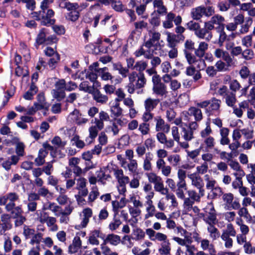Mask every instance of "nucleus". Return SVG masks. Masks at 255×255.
Masks as SVG:
<instances>
[{
	"mask_svg": "<svg viewBox=\"0 0 255 255\" xmlns=\"http://www.w3.org/2000/svg\"><path fill=\"white\" fill-rule=\"evenodd\" d=\"M102 235L99 230H94L90 231L88 236L89 243L92 245H99L100 244L99 238H103Z\"/></svg>",
	"mask_w": 255,
	"mask_h": 255,
	"instance_id": "nucleus-10",
	"label": "nucleus"
},
{
	"mask_svg": "<svg viewBox=\"0 0 255 255\" xmlns=\"http://www.w3.org/2000/svg\"><path fill=\"white\" fill-rule=\"evenodd\" d=\"M191 181V185L198 190H204V183L203 179L196 173H192L187 175Z\"/></svg>",
	"mask_w": 255,
	"mask_h": 255,
	"instance_id": "nucleus-6",
	"label": "nucleus"
},
{
	"mask_svg": "<svg viewBox=\"0 0 255 255\" xmlns=\"http://www.w3.org/2000/svg\"><path fill=\"white\" fill-rule=\"evenodd\" d=\"M51 143L56 148H63L66 144V141L62 140L59 136H56L51 140Z\"/></svg>",
	"mask_w": 255,
	"mask_h": 255,
	"instance_id": "nucleus-48",
	"label": "nucleus"
},
{
	"mask_svg": "<svg viewBox=\"0 0 255 255\" xmlns=\"http://www.w3.org/2000/svg\"><path fill=\"white\" fill-rule=\"evenodd\" d=\"M171 250V243L167 240L161 243L158 252L161 255H169L170 254Z\"/></svg>",
	"mask_w": 255,
	"mask_h": 255,
	"instance_id": "nucleus-24",
	"label": "nucleus"
},
{
	"mask_svg": "<svg viewBox=\"0 0 255 255\" xmlns=\"http://www.w3.org/2000/svg\"><path fill=\"white\" fill-rule=\"evenodd\" d=\"M183 203V211L187 213L190 211L193 208V205L194 204V201L190 199L189 198H186L184 199Z\"/></svg>",
	"mask_w": 255,
	"mask_h": 255,
	"instance_id": "nucleus-55",
	"label": "nucleus"
},
{
	"mask_svg": "<svg viewBox=\"0 0 255 255\" xmlns=\"http://www.w3.org/2000/svg\"><path fill=\"white\" fill-rule=\"evenodd\" d=\"M181 135L184 140L190 141L194 138L193 132L188 128H182Z\"/></svg>",
	"mask_w": 255,
	"mask_h": 255,
	"instance_id": "nucleus-49",
	"label": "nucleus"
},
{
	"mask_svg": "<svg viewBox=\"0 0 255 255\" xmlns=\"http://www.w3.org/2000/svg\"><path fill=\"white\" fill-rule=\"evenodd\" d=\"M131 252L134 255H149L151 251L146 248L143 251H141V249L138 247H134L132 250Z\"/></svg>",
	"mask_w": 255,
	"mask_h": 255,
	"instance_id": "nucleus-59",
	"label": "nucleus"
},
{
	"mask_svg": "<svg viewBox=\"0 0 255 255\" xmlns=\"http://www.w3.org/2000/svg\"><path fill=\"white\" fill-rule=\"evenodd\" d=\"M184 237V239L180 238L177 237H174L173 238V240L178 245L182 246H186L188 244L192 243V241L190 236H186Z\"/></svg>",
	"mask_w": 255,
	"mask_h": 255,
	"instance_id": "nucleus-40",
	"label": "nucleus"
},
{
	"mask_svg": "<svg viewBox=\"0 0 255 255\" xmlns=\"http://www.w3.org/2000/svg\"><path fill=\"white\" fill-rule=\"evenodd\" d=\"M145 175L149 183L154 184L157 181L161 180V178L153 172L146 173Z\"/></svg>",
	"mask_w": 255,
	"mask_h": 255,
	"instance_id": "nucleus-61",
	"label": "nucleus"
},
{
	"mask_svg": "<svg viewBox=\"0 0 255 255\" xmlns=\"http://www.w3.org/2000/svg\"><path fill=\"white\" fill-rule=\"evenodd\" d=\"M94 125L89 128V135L86 139V141L90 143L92 142L97 137L99 131L104 128V123L101 121H95Z\"/></svg>",
	"mask_w": 255,
	"mask_h": 255,
	"instance_id": "nucleus-5",
	"label": "nucleus"
},
{
	"mask_svg": "<svg viewBox=\"0 0 255 255\" xmlns=\"http://www.w3.org/2000/svg\"><path fill=\"white\" fill-rule=\"evenodd\" d=\"M187 114L193 116L196 122H199L203 119V115L201 110L194 107H190L188 110V113H182V115L185 116H186Z\"/></svg>",
	"mask_w": 255,
	"mask_h": 255,
	"instance_id": "nucleus-15",
	"label": "nucleus"
},
{
	"mask_svg": "<svg viewBox=\"0 0 255 255\" xmlns=\"http://www.w3.org/2000/svg\"><path fill=\"white\" fill-rule=\"evenodd\" d=\"M167 160L173 166H176L179 164L181 157L178 154H171L168 156Z\"/></svg>",
	"mask_w": 255,
	"mask_h": 255,
	"instance_id": "nucleus-47",
	"label": "nucleus"
},
{
	"mask_svg": "<svg viewBox=\"0 0 255 255\" xmlns=\"http://www.w3.org/2000/svg\"><path fill=\"white\" fill-rule=\"evenodd\" d=\"M208 165L206 162H204L201 165L196 167V173L198 175L204 174L207 173L208 170Z\"/></svg>",
	"mask_w": 255,
	"mask_h": 255,
	"instance_id": "nucleus-64",
	"label": "nucleus"
},
{
	"mask_svg": "<svg viewBox=\"0 0 255 255\" xmlns=\"http://www.w3.org/2000/svg\"><path fill=\"white\" fill-rule=\"evenodd\" d=\"M221 104V100L213 98L210 100L198 103L197 104V106L201 108L205 109L206 113L210 114L214 111H218Z\"/></svg>",
	"mask_w": 255,
	"mask_h": 255,
	"instance_id": "nucleus-3",
	"label": "nucleus"
},
{
	"mask_svg": "<svg viewBox=\"0 0 255 255\" xmlns=\"http://www.w3.org/2000/svg\"><path fill=\"white\" fill-rule=\"evenodd\" d=\"M154 188L156 191L160 193L162 195H165L169 191L167 188L164 187L161 178V180H159L154 184Z\"/></svg>",
	"mask_w": 255,
	"mask_h": 255,
	"instance_id": "nucleus-34",
	"label": "nucleus"
},
{
	"mask_svg": "<svg viewBox=\"0 0 255 255\" xmlns=\"http://www.w3.org/2000/svg\"><path fill=\"white\" fill-rule=\"evenodd\" d=\"M108 68L104 67L98 69V75L101 76L102 79L104 81L111 80L113 78L112 75L107 72Z\"/></svg>",
	"mask_w": 255,
	"mask_h": 255,
	"instance_id": "nucleus-41",
	"label": "nucleus"
},
{
	"mask_svg": "<svg viewBox=\"0 0 255 255\" xmlns=\"http://www.w3.org/2000/svg\"><path fill=\"white\" fill-rule=\"evenodd\" d=\"M47 209H44V205L41 210L36 211L37 220L41 223L44 224L46 220L49 217L48 213L46 212Z\"/></svg>",
	"mask_w": 255,
	"mask_h": 255,
	"instance_id": "nucleus-32",
	"label": "nucleus"
},
{
	"mask_svg": "<svg viewBox=\"0 0 255 255\" xmlns=\"http://www.w3.org/2000/svg\"><path fill=\"white\" fill-rule=\"evenodd\" d=\"M253 20L251 18L248 17L244 24H242L240 29V32L242 34H245L249 31V28L252 25Z\"/></svg>",
	"mask_w": 255,
	"mask_h": 255,
	"instance_id": "nucleus-53",
	"label": "nucleus"
},
{
	"mask_svg": "<svg viewBox=\"0 0 255 255\" xmlns=\"http://www.w3.org/2000/svg\"><path fill=\"white\" fill-rule=\"evenodd\" d=\"M138 163L136 160H129V162L127 164V168L131 173L135 174L137 173Z\"/></svg>",
	"mask_w": 255,
	"mask_h": 255,
	"instance_id": "nucleus-51",
	"label": "nucleus"
},
{
	"mask_svg": "<svg viewBox=\"0 0 255 255\" xmlns=\"http://www.w3.org/2000/svg\"><path fill=\"white\" fill-rule=\"evenodd\" d=\"M44 209L49 210L52 212L56 216H59L62 211V208L54 202H47L43 204Z\"/></svg>",
	"mask_w": 255,
	"mask_h": 255,
	"instance_id": "nucleus-17",
	"label": "nucleus"
},
{
	"mask_svg": "<svg viewBox=\"0 0 255 255\" xmlns=\"http://www.w3.org/2000/svg\"><path fill=\"white\" fill-rule=\"evenodd\" d=\"M224 21L225 18L224 17L220 15L216 14L212 16L209 21L205 22V28L210 30L215 28L219 31V30L224 29Z\"/></svg>",
	"mask_w": 255,
	"mask_h": 255,
	"instance_id": "nucleus-2",
	"label": "nucleus"
},
{
	"mask_svg": "<svg viewBox=\"0 0 255 255\" xmlns=\"http://www.w3.org/2000/svg\"><path fill=\"white\" fill-rule=\"evenodd\" d=\"M133 234L136 241L141 240L145 237V232L139 228H136L133 230Z\"/></svg>",
	"mask_w": 255,
	"mask_h": 255,
	"instance_id": "nucleus-56",
	"label": "nucleus"
},
{
	"mask_svg": "<svg viewBox=\"0 0 255 255\" xmlns=\"http://www.w3.org/2000/svg\"><path fill=\"white\" fill-rule=\"evenodd\" d=\"M217 219L216 213H209L204 216V221L208 224H214Z\"/></svg>",
	"mask_w": 255,
	"mask_h": 255,
	"instance_id": "nucleus-46",
	"label": "nucleus"
},
{
	"mask_svg": "<svg viewBox=\"0 0 255 255\" xmlns=\"http://www.w3.org/2000/svg\"><path fill=\"white\" fill-rule=\"evenodd\" d=\"M38 14V19L41 20L43 25L52 24L55 22L54 19H51L54 15V12L51 9H41Z\"/></svg>",
	"mask_w": 255,
	"mask_h": 255,
	"instance_id": "nucleus-4",
	"label": "nucleus"
},
{
	"mask_svg": "<svg viewBox=\"0 0 255 255\" xmlns=\"http://www.w3.org/2000/svg\"><path fill=\"white\" fill-rule=\"evenodd\" d=\"M111 114L114 117H119L122 115L123 109L120 107V104H115L110 107Z\"/></svg>",
	"mask_w": 255,
	"mask_h": 255,
	"instance_id": "nucleus-43",
	"label": "nucleus"
},
{
	"mask_svg": "<svg viewBox=\"0 0 255 255\" xmlns=\"http://www.w3.org/2000/svg\"><path fill=\"white\" fill-rule=\"evenodd\" d=\"M82 242L79 236L74 237L72 243L70 245L68 248V252L70 254H74L77 253L81 248Z\"/></svg>",
	"mask_w": 255,
	"mask_h": 255,
	"instance_id": "nucleus-18",
	"label": "nucleus"
},
{
	"mask_svg": "<svg viewBox=\"0 0 255 255\" xmlns=\"http://www.w3.org/2000/svg\"><path fill=\"white\" fill-rule=\"evenodd\" d=\"M148 33L149 38L143 43V46L146 48H152L154 50H156L158 48H160L163 46L164 45L161 44L163 41H159L161 37L160 32L155 30H150Z\"/></svg>",
	"mask_w": 255,
	"mask_h": 255,
	"instance_id": "nucleus-1",
	"label": "nucleus"
},
{
	"mask_svg": "<svg viewBox=\"0 0 255 255\" xmlns=\"http://www.w3.org/2000/svg\"><path fill=\"white\" fill-rule=\"evenodd\" d=\"M224 98L226 104L229 107L233 108L237 101L235 94L230 92L226 94Z\"/></svg>",
	"mask_w": 255,
	"mask_h": 255,
	"instance_id": "nucleus-36",
	"label": "nucleus"
},
{
	"mask_svg": "<svg viewBox=\"0 0 255 255\" xmlns=\"http://www.w3.org/2000/svg\"><path fill=\"white\" fill-rule=\"evenodd\" d=\"M113 69L119 71L120 74H121L123 77H126L128 72V69L127 68L124 67L121 63H113Z\"/></svg>",
	"mask_w": 255,
	"mask_h": 255,
	"instance_id": "nucleus-39",
	"label": "nucleus"
},
{
	"mask_svg": "<svg viewBox=\"0 0 255 255\" xmlns=\"http://www.w3.org/2000/svg\"><path fill=\"white\" fill-rule=\"evenodd\" d=\"M229 165L235 171L233 173L234 176L246 175L245 171L238 161L233 160H230L229 162Z\"/></svg>",
	"mask_w": 255,
	"mask_h": 255,
	"instance_id": "nucleus-14",
	"label": "nucleus"
},
{
	"mask_svg": "<svg viewBox=\"0 0 255 255\" xmlns=\"http://www.w3.org/2000/svg\"><path fill=\"white\" fill-rule=\"evenodd\" d=\"M93 99L102 105L106 104L109 100L108 97L102 94L98 90H94L92 93Z\"/></svg>",
	"mask_w": 255,
	"mask_h": 255,
	"instance_id": "nucleus-13",
	"label": "nucleus"
},
{
	"mask_svg": "<svg viewBox=\"0 0 255 255\" xmlns=\"http://www.w3.org/2000/svg\"><path fill=\"white\" fill-rule=\"evenodd\" d=\"M156 212L155 206L145 207V213L144 215V219L147 220L153 217Z\"/></svg>",
	"mask_w": 255,
	"mask_h": 255,
	"instance_id": "nucleus-60",
	"label": "nucleus"
},
{
	"mask_svg": "<svg viewBox=\"0 0 255 255\" xmlns=\"http://www.w3.org/2000/svg\"><path fill=\"white\" fill-rule=\"evenodd\" d=\"M201 243V248L204 250L206 251L208 250L210 252L215 253V250L214 245L210 243V241L207 239H202L200 242Z\"/></svg>",
	"mask_w": 255,
	"mask_h": 255,
	"instance_id": "nucleus-42",
	"label": "nucleus"
},
{
	"mask_svg": "<svg viewBox=\"0 0 255 255\" xmlns=\"http://www.w3.org/2000/svg\"><path fill=\"white\" fill-rule=\"evenodd\" d=\"M156 121L155 129L157 131H162L165 132H168L170 130V126L165 124L164 121L160 117L155 118Z\"/></svg>",
	"mask_w": 255,
	"mask_h": 255,
	"instance_id": "nucleus-12",
	"label": "nucleus"
},
{
	"mask_svg": "<svg viewBox=\"0 0 255 255\" xmlns=\"http://www.w3.org/2000/svg\"><path fill=\"white\" fill-rule=\"evenodd\" d=\"M152 91L154 94L160 96H165L168 93L166 86L162 83L153 86Z\"/></svg>",
	"mask_w": 255,
	"mask_h": 255,
	"instance_id": "nucleus-22",
	"label": "nucleus"
},
{
	"mask_svg": "<svg viewBox=\"0 0 255 255\" xmlns=\"http://www.w3.org/2000/svg\"><path fill=\"white\" fill-rule=\"evenodd\" d=\"M68 120L70 122L75 123L78 125L85 124L88 122V119L82 117L79 111L76 109L71 112L68 117Z\"/></svg>",
	"mask_w": 255,
	"mask_h": 255,
	"instance_id": "nucleus-7",
	"label": "nucleus"
},
{
	"mask_svg": "<svg viewBox=\"0 0 255 255\" xmlns=\"http://www.w3.org/2000/svg\"><path fill=\"white\" fill-rule=\"evenodd\" d=\"M143 44L138 50H136L134 52V55L136 57H138L141 56H144L145 58L151 59L152 58V53L154 51L152 48L145 49Z\"/></svg>",
	"mask_w": 255,
	"mask_h": 255,
	"instance_id": "nucleus-16",
	"label": "nucleus"
},
{
	"mask_svg": "<svg viewBox=\"0 0 255 255\" xmlns=\"http://www.w3.org/2000/svg\"><path fill=\"white\" fill-rule=\"evenodd\" d=\"M236 223L240 227V230L242 234L247 235L249 233L250 230L249 227L244 223V221L241 218H237Z\"/></svg>",
	"mask_w": 255,
	"mask_h": 255,
	"instance_id": "nucleus-38",
	"label": "nucleus"
},
{
	"mask_svg": "<svg viewBox=\"0 0 255 255\" xmlns=\"http://www.w3.org/2000/svg\"><path fill=\"white\" fill-rule=\"evenodd\" d=\"M234 64L233 61L228 65L226 62L221 60H218L215 64V67L218 72H226L229 70V68Z\"/></svg>",
	"mask_w": 255,
	"mask_h": 255,
	"instance_id": "nucleus-28",
	"label": "nucleus"
},
{
	"mask_svg": "<svg viewBox=\"0 0 255 255\" xmlns=\"http://www.w3.org/2000/svg\"><path fill=\"white\" fill-rule=\"evenodd\" d=\"M93 215V211L92 209L87 207L82 210V213L80 215L81 217V222L78 226V228H86L90 221V218Z\"/></svg>",
	"mask_w": 255,
	"mask_h": 255,
	"instance_id": "nucleus-8",
	"label": "nucleus"
},
{
	"mask_svg": "<svg viewBox=\"0 0 255 255\" xmlns=\"http://www.w3.org/2000/svg\"><path fill=\"white\" fill-rule=\"evenodd\" d=\"M11 217L9 215L3 214L0 216V220L2 222L1 226L2 229L4 230H8L12 227V224L10 222Z\"/></svg>",
	"mask_w": 255,
	"mask_h": 255,
	"instance_id": "nucleus-25",
	"label": "nucleus"
},
{
	"mask_svg": "<svg viewBox=\"0 0 255 255\" xmlns=\"http://www.w3.org/2000/svg\"><path fill=\"white\" fill-rule=\"evenodd\" d=\"M245 175H241V176H234L235 177V179L232 183V186L234 189H238L240 187H241L243 185V182L242 181V178Z\"/></svg>",
	"mask_w": 255,
	"mask_h": 255,
	"instance_id": "nucleus-58",
	"label": "nucleus"
},
{
	"mask_svg": "<svg viewBox=\"0 0 255 255\" xmlns=\"http://www.w3.org/2000/svg\"><path fill=\"white\" fill-rule=\"evenodd\" d=\"M100 193L98 188L97 186H95L92 187L91 191H90L88 196V202H93L99 196Z\"/></svg>",
	"mask_w": 255,
	"mask_h": 255,
	"instance_id": "nucleus-45",
	"label": "nucleus"
},
{
	"mask_svg": "<svg viewBox=\"0 0 255 255\" xmlns=\"http://www.w3.org/2000/svg\"><path fill=\"white\" fill-rule=\"evenodd\" d=\"M204 179L206 182V188L208 190H213L216 184V180L209 174H205Z\"/></svg>",
	"mask_w": 255,
	"mask_h": 255,
	"instance_id": "nucleus-33",
	"label": "nucleus"
},
{
	"mask_svg": "<svg viewBox=\"0 0 255 255\" xmlns=\"http://www.w3.org/2000/svg\"><path fill=\"white\" fill-rule=\"evenodd\" d=\"M160 101L158 99H152L150 97L147 98L144 101V107L145 110L152 111L157 106Z\"/></svg>",
	"mask_w": 255,
	"mask_h": 255,
	"instance_id": "nucleus-19",
	"label": "nucleus"
},
{
	"mask_svg": "<svg viewBox=\"0 0 255 255\" xmlns=\"http://www.w3.org/2000/svg\"><path fill=\"white\" fill-rule=\"evenodd\" d=\"M207 230L209 234V236L213 241L217 240L220 236L218 229L213 224L208 225Z\"/></svg>",
	"mask_w": 255,
	"mask_h": 255,
	"instance_id": "nucleus-26",
	"label": "nucleus"
},
{
	"mask_svg": "<svg viewBox=\"0 0 255 255\" xmlns=\"http://www.w3.org/2000/svg\"><path fill=\"white\" fill-rule=\"evenodd\" d=\"M47 31L45 28L40 30L36 38V42L38 44L44 43L47 36Z\"/></svg>",
	"mask_w": 255,
	"mask_h": 255,
	"instance_id": "nucleus-50",
	"label": "nucleus"
},
{
	"mask_svg": "<svg viewBox=\"0 0 255 255\" xmlns=\"http://www.w3.org/2000/svg\"><path fill=\"white\" fill-rule=\"evenodd\" d=\"M205 12L204 6H198L193 8L191 11V15L195 20H199L204 15Z\"/></svg>",
	"mask_w": 255,
	"mask_h": 255,
	"instance_id": "nucleus-27",
	"label": "nucleus"
},
{
	"mask_svg": "<svg viewBox=\"0 0 255 255\" xmlns=\"http://www.w3.org/2000/svg\"><path fill=\"white\" fill-rule=\"evenodd\" d=\"M121 224L122 221L120 219L115 216L113 221L109 225V228L111 231H115L117 230Z\"/></svg>",
	"mask_w": 255,
	"mask_h": 255,
	"instance_id": "nucleus-54",
	"label": "nucleus"
},
{
	"mask_svg": "<svg viewBox=\"0 0 255 255\" xmlns=\"http://www.w3.org/2000/svg\"><path fill=\"white\" fill-rule=\"evenodd\" d=\"M56 219L54 217L49 216L47 220H45V223L48 227L49 228V230L52 232H56L58 230V227L56 224Z\"/></svg>",
	"mask_w": 255,
	"mask_h": 255,
	"instance_id": "nucleus-31",
	"label": "nucleus"
},
{
	"mask_svg": "<svg viewBox=\"0 0 255 255\" xmlns=\"http://www.w3.org/2000/svg\"><path fill=\"white\" fill-rule=\"evenodd\" d=\"M5 198H6L7 201H10L6 205L5 209L7 211H10L15 207L14 201L18 199V195L15 193H9L5 195Z\"/></svg>",
	"mask_w": 255,
	"mask_h": 255,
	"instance_id": "nucleus-20",
	"label": "nucleus"
},
{
	"mask_svg": "<svg viewBox=\"0 0 255 255\" xmlns=\"http://www.w3.org/2000/svg\"><path fill=\"white\" fill-rule=\"evenodd\" d=\"M74 210L73 206L69 205L65 207L63 211L59 213V222L62 224H67L70 221L69 216L72 213Z\"/></svg>",
	"mask_w": 255,
	"mask_h": 255,
	"instance_id": "nucleus-9",
	"label": "nucleus"
},
{
	"mask_svg": "<svg viewBox=\"0 0 255 255\" xmlns=\"http://www.w3.org/2000/svg\"><path fill=\"white\" fill-rule=\"evenodd\" d=\"M239 73L241 78L245 80L248 78L250 76L251 74V71L247 66H243L241 67Z\"/></svg>",
	"mask_w": 255,
	"mask_h": 255,
	"instance_id": "nucleus-62",
	"label": "nucleus"
},
{
	"mask_svg": "<svg viewBox=\"0 0 255 255\" xmlns=\"http://www.w3.org/2000/svg\"><path fill=\"white\" fill-rule=\"evenodd\" d=\"M208 48V44L205 42H201L199 43V46L195 51L196 55L202 58L204 56L206 51Z\"/></svg>",
	"mask_w": 255,
	"mask_h": 255,
	"instance_id": "nucleus-30",
	"label": "nucleus"
},
{
	"mask_svg": "<svg viewBox=\"0 0 255 255\" xmlns=\"http://www.w3.org/2000/svg\"><path fill=\"white\" fill-rule=\"evenodd\" d=\"M51 93L53 97L56 99L58 101H60L65 97V93L64 90L53 89Z\"/></svg>",
	"mask_w": 255,
	"mask_h": 255,
	"instance_id": "nucleus-57",
	"label": "nucleus"
},
{
	"mask_svg": "<svg viewBox=\"0 0 255 255\" xmlns=\"http://www.w3.org/2000/svg\"><path fill=\"white\" fill-rule=\"evenodd\" d=\"M230 237L225 234H222L221 235V238L224 242L225 247L227 249H231L233 246V240Z\"/></svg>",
	"mask_w": 255,
	"mask_h": 255,
	"instance_id": "nucleus-52",
	"label": "nucleus"
},
{
	"mask_svg": "<svg viewBox=\"0 0 255 255\" xmlns=\"http://www.w3.org/2000/svg\"><path fill=\"white\" fill-rule=\"evenodd\" d=\"M174 18V14L172 12H169L165 18V20L163 22V26L165 28H170L173 26V21Z\"/></svg>",
	"mask_w": 255,
	"mask_h": 255,
	"instance_id": "nucleus-37",
	"label": "nucleus"
},
{
	"mask_svg": "<svg viewBox=\"0 0 255 255\" xmlns=\"http://www.w3.org/2000/svg\"><path fill=\"white\" fill-rule=\"evenodd\" d=\"M38 91L37 87L32 83L30 86V89L23 96L25 100H30L33 98V96L36 94Z\"/></svg>",
	"mask_w": 255,
	"mask_h": 255,
	"instance_id": "nucleus-35",
	"label": "nucleus"
},
{
	"mask_svg": "<svg viewBox=\"0 0 255 255\" xmlns=\"http://www.w3.org/2000/svg\"><path fill=\"white\" fill-rule=\"evenodd\" d=\"M215 56L219 59H222L225 62L228 63V65L233 61V58L230 55L229 53L222 49L217 48L214 51Z\"/></svg>",
	"mask_w": 255,
	"mask_h": 255,
	"instance_id": "nucleus-11",
	"label": "nucleus"
},
{
	"mask_svg": "<svg viewBox=\"0 0 255 255\" xmlns=\"http://www.w3.org/2000/svg\"><path fill=\"white\" fill-rule=\"evenodd\" d=\"M153 159V155L151 153L148 152L145 154V157L143 159V169L144 171H150L152 169L151 161Z\"/></svg>",
	"mask_w": 255,
	"mask_h": 255,
	"instance_id": "nucleus-23",
	"label": "nucleus"
},
{
	"mask_svg": "<svg viewBox=\"0 0 255 255\" xmlns=\"http://www.w3.org/2000/svg\"><path fill=\"white\" fill-rule=\"evenodd\" d=\"M153 4L154 8H156V11L158 13L163 14L166 12V8L163 5L162 1L154 0Z\"/></svg>",
	"mask_w": 255,
	"mask_h": 255,
	"instance_id": "nucleus-44",
	"label": "nucleus"
},
{
	"mask_svg": "<svg viewBox=\"0 0 255 255\" xmlns=\"http://www.w3.org/2000/svg\"><path fill=\"white\" fill-rule=\"evenodd\" d=\"M105 243H110V244L117 246L121 242V238L119 235L111 234L108 235L104 240Z\"/></svg>",
	"mask_w": 255,
	"mask_h": 255,
	"instance_id": "nucleus-29",
	"label": "nucleus"
},
{
	"mask_svg": "<svg viewBox=\"0 0 255 255\" xmlns=\"http://www.w3.org/2000/svg\"><path fill=\"white\" fill-rule=\"evenodd\" d=\"M199 192H197L194 190H189L187 191L189 198L194 202H199L202 197L205 194V190H198Z\"/></svg>",
	"mask_w": 255,
	"mask_h": 255,
	"instance_id": "nucleus-21",
	"label": "nucleus"
},
{
	"mask_svg": "<svg viewBox=\"0 0 255 255\" xmlns=\"http://www.w3.org/2000/svg\"><path fill=\"white\" fill-rule=\"evenodd\" d=\"M241 132L247 139H252L254 137V130L252 128H244L241 129Z\"/></svg>",
	"mask_w": 255,
	"mask_h": 255,
	"instance_id": "nucleus-63",
	"label": "nucleus"
}]
</instances>
